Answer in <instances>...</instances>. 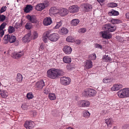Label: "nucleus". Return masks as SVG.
<instances>
[{"instance_id": "1", "label": "nucleus", "mask_w": 129, "mask_h": 129, "mask_svg": "<svg viewBox=\"0 0 129 129\" xmlns=\"http://www.w3.org/2000/svg\"><path fill=\"white\" fill-rule=\"evenodd\" d=\"M63 72L61 70L54 68L48 70L47 72V76L48 77L51 79H55L59 76L62 75Z\"/></svg>"}, {"instance_id": "2", "label": "nucleus", "mask_w": 129, "mask_h": 129, "mask_svg": "<svg viewBox=\"0 0 129 129\" xmlns=\"http://www.w3.org/2000/svg\"><path fill=\"white\" fill-rule=\"evenodd\" d=\"M103 28L105 30L109 32H112L115 31L116 29V27L111 24H108L104 26Z\"/></svg>"}, {"instance_id": "3", "label": "nucleus", "mask_w": 129, "mask_h": 129, "mask_svg": "<svg viewBox=\"0 0 129 129\" xmlns=\"http://www.w3.org/2000/svg\"><path fill=\"white\" fill-rule=\"evenodd\" d=\"M49 5L48 3H40L37 4L35 6V9L38 11H41Z\"/></svg>"}, {"instance_id": "4", "label": "nucleus", "mask_w": 129, "mask_h": 129, "mask_svg": "<svg viewBox=\"0 0 129 129\" xmlns=\"http://www.w3.org/2000/svg\"><path fill=\"white\" fill-rule=\"evenodd\" d=\"M59 38V35L57 33H53L49 36V39L51 41L55 42Z\"/></svg>"}, {"instance_id": "5", "label": "nucleus", "mask_w": 129, "mask_h": 129, "mask_svg": "<svg viewBox=\"0 0 129 129\" xmlns=\"http://www.w3.org/2000/svg\"><path fill=\"white\" fill-rule=\"evenodd\" d=\"M24 126L26 129H32L35 126V123L31 120H27L24 124Z\"/></svg>"}, {"instance_id": "6", "label": "nucleus", "mask_w": 129, "mask_h": 129, "mask_svg": "<svg viewBox=\"0 0 129 129\" xmlns=\"http://www.w3.org/2000/svg\"><path fill=\"white\" fill-rule=\"evenodd\" d=\"M71 79L69 77H62L60 79V83L64 85L69 84L71 82Z\"/></svg>"}, {"instance_id": "7", "label": "nucleus", "mask_w": 129, "mask_h": 129, "mask_svg": "<svg viewBox=\"0 0 129 129\" xmlns=\"http://www.w3.org/2000/svg\"><path fill=\"white\" fill-rule=\"evenodd\" d=\"M107 31H102L100 34L103 38L110 39L112 37V35L111 33H108Z\"/></svg>"}, {"instance_id": "8", "label": "nucleus", "mask_w": 129, "mask_h": 129, "mask_svg": "<svg viewBox=\"0 0 129 129\" xmlns=\"http://www.w3.org/2000/svg\"><path fill=\"white\" fill-rule=\"evenodd\" d=\"M44 85V82L43 81L41 80L36 83L35 87L37 89L40 90L42 89Z\"/></svg>"}, {"instance_id": "9", "label": "nucleus", "mask_w": 129, "mask_h": 129, "mask_svg": "<svg viewBox=\"0 0 129 129\" xmlns=\"http://www.w3.org/2000/svg\"><path fill=\"white\" fill-rule=\"evenodd\" d=\"M69 13V11L67 9L62 8L58 10V15L63 16L66 15Z\"/></svg>"}, {"instance_id": "10", "label": "nucleus", "mask_w": 129, "mask_h": 129, "mask_svg": "<svg viewBox=\"0 0 129 129\" xmlns=\"http://www.w3.org/2000/svg\"><path fill=\"white\" fill-rule=\"evenodd\" d=\"M79 7L76 5H73L70 7L69 8V11L72 13H75L78 11Z\"/></svg>"}, {"instance_id": "11", "label": "nucleus", "mask_w": 129, "mask_h": 129, "mask_svg": "<svg viewBox=\"0 0 129 129\" xmlns=\"http://www.w3.org/2000/svg\"><path fill=\"white\" fill-rule=\"evenodd\" d=\"M58 10L56 8L54 7H52L49 10V14L52 16L57 15H58Z\"/></svg>"}, {"instance_id": "12", "label": "nucleus", "mask_w": 129, "mask_h": 129, "mask_svg": "<svg viewBox=\"0 0 129 129\" xmlns=\"http://www.w3.org/2000/svg\"><path fill=\"white\" fill-rule=\"evenodd\" d=\"M52 23L51 18L48 17L45 18L43 20V24L46 26H47L50 25Z\"/></svg>"}, {"instance_id": "13", "label": "nucleus", "mask_w": 129, "mask_h": 129, "mask_svg": "<svg viewBox=\"0 0 129 129\" xmlns=\"http://www.w3.org/2000/svg\"><path fill=\"white\" fill-rule=\"evenodd\" d=\"M84 66L85 68L88 69L92 67V62L90 60H87L84 62Z\"/></svg>"}, {"instance_id": "14", "label": "nucleus", "mask_w": 129, "mask_h": 129, "mask_svg": "<svg viewBox=\"0 0 129 129\" xmlns=\"http://www.w3.org/2000/svg\"><path fill=\"white\" fill-rule=\"evenodd\" d=\"M123 87V85L121 84H114L113 85L111 89V90L112 91H117Z\"/></svg>"}, {"instance_id": "15", "label": "nucleus", "mask_w": 129, "mask_h": 129, "mask_svg": "<svg viewBox=\"0 0 129 129\" xmlns=\"http://www.w3.org/2000/svg\"><path fill=\"white\" fill-rule=\"evenodd\" d=\"M31 34L30 33H29L26 35L22 38L23 42L25 43L29 42L31 39Z\"/></svg>"}, {"instance_id": "16", "label": "nucleus", "mask_w": 129, "mask_h": 129, "mask_svg": "<svg viewBox=\"0 0 129 129\" xmlns=\"http://www.w3.org/2000/svg\"><path fill=\"white\" fill-rule=\"evenodd\" d=\"M63 50L66 54H69L71 53L72 50L70 46L66 45L64 47Z\"/></svg>"}, {"instance_id": "17", "label": "nucleus", "mask_w": 129, "mask_h": 129, "mask_svg": "<svg viewBox=\"0 0 129 129\" xmlns=\"http://www.w3.org/2000/svg\"><path fill=\"white\" fill-rule=\"evenodd\" d=\"M83 6V10L86 12L91 11L92 8V6L88 4H84Z\"/></svg>"}, {"instance_id": "18", "label": "nucleus", "mask_w": 129, "mask_h": 129, "mask_svg": "<svg viewBox=\"0 0 129 129\" xmlns=\"http://www.w3.org/2000/svg\"><path fill=\"white\" fill-rule=\"evenodd\" d=\"M68 30L67 28L64 27H62L59 29L58 33L61 35H66L68 32Z\"/></svg>"}, {"instance_id": "19", "label": "nucleus", "mask_w": 129, "mask_h": 129, "mask_svg": "<svg viewBox=\"0 0 129 129\" xmlns=\"http://www.w3.org/2000/svg\"><path fill=\"white\" fill-rule=\"evenodd\" d=\"M105 122L107 124L108 127H111L113 123V121L111 118H110L105 120Z\"/></svg>"}, {"instance_id": "20", "label": "nucleus", "mask_w": 129, "mask_h": 129, "mask_svg": "<svg viewBox=\"0 0 129 129\" xmlns=\"http://www.w3.org/2000/svg\"><path fill=\"white\" fill-rule=\"evenodd\" d=\"M27 18L32 23H36L37 21L36 17L34 15H28L27 16Z\"/></svg>"}, {"instance_id": "21", "label": "nucleus", "mask_w": 129, "mask_h": 129, "mask_svg": "<svg viewBox=\"0 0 129 129\" xmlns=\"http://www.w3.org/2000/svg\"><path fill=\"white\" fill-rule=\"evenodd\" d=\"M49 34L48 31H46L43 34L42 40L45 43H47L48 40Z\"/></svg>"}, {"instance_id": "22", "label": "nucleus", "mask_w": 129, "mask_h": 129, "mask_svg": "<svg viewBox=\"0 0 129 129\" xmlns=\"http://www.w3.org/2000/svg\"><path fill=\"white\" fill-rule=\"evenodd\" d=\"M118 96L120 98H125L123 89H121L118 91L117 93Z\"/></svg>"}, {"instance_id": "23", "label": "nucleus", "mask_w": 129, "mask_h": 129, "mask_svg": "<svg viewBox=\"0 0 129 129\" xmlns=\"http://www.w3.org/2000/svg\"><path fill=\"white\" fill-rule=\"evenodd\" d=\"M110 22L113 24H116L121 23V21L117 19L111 18L109 21Z\"/></svg>"}, {"instance_id": "24", "label": "nucleus", "mask_w": 129, "mask_h": 129, "mask_svg": "<svg viewBox=\"0 0 129 129\" xmlns=\"http://www.w3.org/2000/svg\"><path fill=\"white\" fill-rule=\"evenodd\" d=\"M39 48L40 50H44L45 52H47L48 51L47 47L44 44H41Z\"/></svg>"}, {"instance_id": "25", "label": "nucleus", "mask_w": 129, "mask_h": 129, "mask_svg": "<svg viewBox=\"0 0 129 129\" xmlns=\"http://www.w3.org/2000/svg\"><path fill=\"white\" fill-rule=\"evenodd\" d=\"M108 14L110 16H115L118 15L119 13L118 11L112 9L108 12Z\"/></svg>"}, {"instance_id": "26", "label": "nucleus", "mask_w": 129, "mask_h": 129, "mask_svg": "<svg viewBox=\"0 0 129 129\" xmlns=\"http://www.w3.org/2000/svg\"><path fill=\"white\" fill-rule=\"evenodd\" d=\"M63 62L66 63H70L71 61V58L68 56L64 57L63 58Z\"/></svg>"}, {"instance_id": "27", "label": "nucleus", "mask_w": 129, "mask_h": 129, "mask_svg": "<svg viewBox=\"0 0 129 129\" xmlns=\"http://www.w3.org/2000/svg\"><path fill=\"white\" fill-rule=\"evenodd\" d=\"M89 96L91 97L94 96L96 93V91L94 89L89 88Z\"/></svg>"}, {"instance_id": "28", "label": "nucleus", "mask_w": 129, "mask_h": 129, "mask_svg": "<svg viewBox=\"0 0 129 129\" xmlns=\"http://www.w3.org/2000/svg\"><path fill=\"white\" fill-rule=\"evenodd\" d=\"M79 20L78 19H74L72 20L71 23L72 26H77L79 23Z\"/></svg>"}, {"instance_id": "29", "label": "nucleus", "mask_w": 129, "mask_h": 129, "mask_svg": "<svg viewBox=\"0 0 129 129\" xmlns=\"http://www.w3.org/2000/svg\"><path fill=\"white\" fill-rule=\"evenodd\" d=\"M102 60L104 62H110L112 61V59L108 55H105L103 57Z\"/></svg>"}, {"instance_id": "30", "label": "nucleus", "mask_w": 129, "mask_h": 129, "mask_svg": "<svg viewBox=\"0 0 129 129\" xmlns=\"http://www.w3.org/2000/svg\"><path fill=\"white\" fill-rule=\"evenodd\" d=\"M6 24L5 23L2 24L0 26V34H1V37H2L4 34V31L3 29L5 27Z\"/></svg>"}, {"instance_id": "31", "label": "nucleus", "mask_w": 129, "mask_h": 129, "mask_svg": "<svg viewBox=\"0 0 129 129\" xmlns=\"http://www.w3.org/2000/svg\"><path fill=\"white\" fill-rule=\"evenodd\" d=\"M66 41L68 42L73 43L76 41L75 39L71 36H68L66 39Z\"/></svg>"}, {"instance_id": "32", "label": "nucleus", "mask_w": 129, "mask_h": 129, "mask_svg": "<svg viewBox=\"0 0 129 129\" xmlns=\"http://www.w3.org/2000/svg\"><path fill=\"white\" fill-rule=\"evenodd\" d=\"M33 9V6L30 5H27L24 9V11L26 13H28L32 10Z\"/></svg>"}, {"instance_id": "33", "label": "nucleus", "mask_w": 129, "mask_h": 129, "mask_svg": "<svg viewBox=\"0 0 129 129\" xmlns=\"http://www.w3.org/2000/svg\"><path fill=\"white\" fill-rule=\"evenodd\" d=\"M90 115V113L87 110H85L83 112V116L85 118H88Z\"/></svg>"}, {"instance_id": "34", "label": "nucleus", "mask_w": 129, "mask_h": 129, "mask_svg": "<svg viewBox=\"0 0 129 129\" xmlns=\"http://www.w3.org/2000/svg\"><path fill=\"white\" fill-rule=\"evenodd\" d=\"M89 88H87L84 90L82 93L83 96H89Z\"/></svg>"}, {"instance_id": "35", "label": "nucleus", "mask_w": 129, "mask_h": 129, "mask_svg": "<svg viewBox=\"0 0 129 129\" xmlns=\"http://www.w3.org/2000/svg\"><path fill=\"white\" fill-rule=\"evenodd\" d=\"M123 89L125 98L129 97V88H125Z\"/></svg>"}, {"instance_id": "36", "label": "nucleus", "mask_w": 129, "mask_h": 129, "mask_svg": "<svg viewBox=\"0 0 129 129\" xmlns=\"http://www.w3.org/2000/svg\"><path fill=\"white\" fill-rule=\"evenodd\" d=\"M48 98L51 100H55L56 97L54 93H51L49 94Z\"/></svg>"}, {"instance_id": "37", "label": "nucleus", "mask_w": 129, "mask_h": 129, "mask_svg": "<svg viewBox=\"0 0 129 129\" xmlns=\"http://www.w3.org/2000/svg\"><path fill=\"white\" fill-rule=\"evenodd\" d=\"M22 75L18 73L17 75V81L19 82H22Z\"/></svg>"}, {"instance_id": "38", "label": "nucleus", "mask_w": 129, "mask_h": 129, "mask_svg": "<svg viewBox=\"0 0 129 129\" xmlns=\"http://www.w3.org/2000/svg\"><path fill=\"white\" fill-rule=\"evenodd\" d=\"M112 80L111 78H109L106 77L104 78L103 80V82L105 83H107L111 82Z\"/></svg>"}, {"instance_id": "39", "label": "nucleus", "mask_w": 129, "mask_h": 129, "mask_svg": "<svg viewBox=\"0 0 129 129\" xmlns=\"http://www.w3.org/2000/svg\"><path fill=\"white\" fill-rule=\"evenodd\" d=\"M26 96L27 99L29 100L31 99L34 97V95L31 92L27 93Z\"/></svg>"}, {"instance_id": "40", "label": "nucleus", "mask_w": 129, "mask_h": 129, "mask_svg": "<svg viewBox=\"0 0 129 129\" xmlns=\"http://www.w3.org/2000/svg\"><path fill=\"white\" fill-rule=\"evenodd\" d=\"M16 39V38L14 36H11L9 39V41L10 43H14Z\"/></svg>"}, {"instance_id": "41", "label": "nucleus", "mask_w": 129, "mask_h": 129, "mask_svg": "<svg viewBox=\"0 0 129 129\" xmlns=\"http://www.w3.org/2000/svg\"><path fill=\"white\" fill-rule=\"evenodd\" d=\"M62 24V23L60 21L57 22L56 26L53 28V29H56L59 28L61 26Z\"/></svg>"}, {"instance_id": "42", "label": "nucleus", "mask_w": 129, "mask_h": 129, "mask_svg": "<svg viewBox=\"0 0 129 129\" xmlns=\"http://www.w3.org/2000/svg\"><path fill=\"white\" fill-rule=\"evenodd\" d=\"M0 94L3 97L5 98L7 96L8 93L5 91H0Z\"/></svg>"}, {"instance_id": "43", "label": "nucleus", "mask_w": 129, "mask_h": 129, "mask_svg": "<svg viewBox=\"0 0 129 129\" xmlns=\"http://www.w3.org/2000/svg\"><path fill=\"white\" fill-rule=\"evenodd\" d=\"M108 6L111 8H114L116 7L117 6V5L116 3H111L108 4Z\"/></svg>"}, {"instance_id": "44", "label": "nucleus", "mask_w": 129, "mask_h": 129, "mask_svg": "<svg viewBox=\"0 0 129 129\" xmlns=\"http://www.w3.org/2000/svg\"><path fill=\"white\" fill-rule=\"evenodd\" d=\"M38 36V34L36 31H34L33 32L32 36V38L33 39H35L37 38Z\"/></svg>"}, {"instance_id": "45", "label": "nucleus", "mask_w": 129, "mask_h": 129, "mask_svg": "<svg viewBox=\"0 0 129 129\" xmlns=\"http://www.w3.org/2000/svg\"><path fill=\"white\" fill-rule=\"evenodd\" d=\"M32 26L31 23H27L25 25V27L26 29H30L32 27Z\"/></svg>"}, {"instance_id": "46", "label": "nucleus", "mask_w": 129, "mask_h": 129, "mask_svg": "<svg viewBox=\"0 0 129 129\" xmlns=\"http://www.w3.org/2000/svg\"><path fill=\"white\" fill-rule=\"evenodd\" d=\"M84 102V100L79 101L78 102L77 104L80 107H83Z\"/></svg>"}, {"instance_id": "47", "label": "nucleus", "mask_w": 129, "mask_h": 129, "mask_svg": "<svg viewBox=\"0 0 129 129\" xmlns=\"http://www.w3.org/2000/svg\"><path fill=\"white\" fill-rule=\"evenodd\" d=\"M90 105V103L87 101L84 100V107H88Z\"/></svg>"}, {"instance_id": "48", "label": "nucleus", "mask_w": 129, "mask_h": 129, "mask_svg": "<svg viewBox=\"0 0 129 129\" xmlns=\"http://www.w3.org/2000/svg\"><path fill=\"white\" fill-rule=\"evenodd\" d=\"M96 56L94 53H93L89 56V58L91 60H94L96 59Z\"/></svg>"}, {"instance_id": "49", "label": "nucleus", "mask_w": 129, "mask_h": 129, "mask_svg": "<svg viewBox=\"0 0 129 129\" xmlns=\"http://www.w3.org/2000/svg\"><path fill=\"white\" fill-rule=\"evenodd\" d=\"M15 31L14 27L12 26H10L9 28V33H11Z\"/></svg>"}, {"instance_id": "50", "label": "nucleus", "mask_w": 129, "mask_h": 129, "mask_svg": "<svg viewBox=\"0 0 129 129\" xmlns=\"http://www.w3.org/2000/svg\"><path fill=\"white\" fill-rule=\"evenodd\" d=\"M4 42L5 44H7L8 43V35L5 36L4 38Z\"/></svg>"}, {"instance_id": "51", "label": "nucleus", "mask_w": 129, "mask_h": 129, "mask_svg": "<svg viewBox=\"0 0 129 129\" xmlns=\"http://www.w3.org/2000/svg\"><path fill=\"white\" fill-rule=\"evenodd\" d=\"M86 31V29L85 28H82L79 29L78 32L80 33H85Z\"/></svg>"}, {"instance_id": "52", "label": "nucleus", "mask_w": 129, "mask_h": 129, "mask_svg": "<svg viewBox=\"0 0 129 129\" xmlns=\"http://www.w3.org/2000/svg\"><path fill=\"white\" fill-rule=\"evenodd\" d=\"M21 26V24L20 22H17L16 23L15 25V27L16 29L20 28Z\"/></svg>"}, {"instance_id": "53", "label": "nucleus", "mask_w": 129, "mask_h": 129, "mask_svg": "<svg viewBox=\"0 0 129 129\" xmlns=\"http://www.w3.org/2000/svg\"><path fill=\"white\" fill-rule=\"evenodd\" d=\"M17 52H14L12 54V56L13 58L17 59L18 58Z\"/></svg>"}, {"instance_id": "54", "label": "nucleus", "mask_w": 129, "mask_h": 129, "mask_svg": "<svg viewBox=\"0 0 129 129\" xmlns=\"http://www.w3.org/2000/svg\"><path fill=\"white\" fill-rule=\"evenodd\" d=\"M94 46L95 48H96L101 49L102 48V46L101 45L98 43L95 44Z\"/></svg>"}, {"instance_id": "55", "label": "nucleus", "mask_w": 129, "mask_h": 129, "mask_svg": "<svg viewBox=\"0 0 129 129\" xmlns=\"http://www.w3.org/2000/svg\"><path fill=\"white\" fill-rule=\"evenodd\" d=\"M28 106L25 103H23L22 104L21 108L24 110H26L28 108Z\"/></svg>"}, {"instance_id": "56", "label": "nucleus", "mask_w": 129, "mask_h": 129, "mask_svg": "<svg viewBox=\"0 0 129 129\" xmlns=\"http://www.w3.org/2000/svg\"><path fill=\"white\" fill-rule=\"evenodd\" d=\"M6 6L3 7L1 9L0 12L1 13H2L4 12L6 10Z\"/></svg>"}, {"instance_id": "57", "label": "nucleus", "mask_w": 129, "mask_h": 129, "mask_svg": "<svg viewBox=\"0 0 129 129\" xmlns=\"http://www.w3.org/2000/svg\"><path fill=\"white\" fill-rule=\"evenodd\" d=\"M6 17L3 15H2L0 16V21H3L5 19Z\"/></svg>"}, {"instance_id": "58", "label": "nucleus", "mask_w": 129, "mask_h": 129, "mask_svg": "<svg viewBox=\"0 0 129 129\" xmlns=\"http://www.w3.org/2000/svg\"><path fill=\"white\" fill-rule=\"evenodd\" d=\"M18 58L20 57L23 55V52H17Z\"/></svg>"}, {"instance_id": "59", "label": "nucleus", "mask_w": 129, "mask_h": 129, "mask_svg": "<svg viewBox=\"0 0 129 129\" xmlns=\"http://www.w3.org/2000/svg\"><path fill=\"white\" fill-rule=\"evenodd\" d=\"M44 93L47 94L49 93V90H48L47 88H45L44 91Z\"/></svg>"}, {"instance_id": "60", "label": "nucleus", "mask_w": 129, "mask_h": 129, "mask_svg": "<svg viewBox=\"0 0 129 129\" xmlns=\"http://www.w3.org/2000/svg\"><path fill=\"white\" fill-rule=\"evenodd\" d=\"M116 38H117L118 39V40L120 42H122L124 40H123V38H119V37L117 36Z\"/></svg>"}, {"instance_id": "61", "label": "nucleus", "mask_w": 129, "mask_h": 129, "mask_svg": "<svg viewBox=\"0 0 129 129\" xmlns=\"http://www.w3.org/2000/svg\"><path fill=\"white\" fill-rule=\"evenodd\" d=\"M31 114H33V115H31L32 116H35L36 115V113L35 111H33L31 112Z\"/></svg>"}, {"instance_id": "62", "label": "nucleus", "mask_w": 129, "mask_h": 129, "mask_svg": "<svg viewBox=\"0 0 129 129\" xmlns=\"http://www.w3.org/2000/svg\"><path fill=\"white\" fill-rule=\"evenodd\" d=\"M71 66L70 65H68L67 66V68L68 70H70L71 69Z\"/></svg>"}, {"instance_id": "63", "label": "nucleus", "mask_w": 129, "mask_h": 129, "mask_svg": "<svg viewBox=\"0 0 129 129\" xmlns=\"http://www.w3.org/2000/svg\"><path fill=\"white\" fill-rule=\"evenodd\" d=\"M106 113V112H105V111L104 110H102L101 113V114L103 115H104Z\"/></svg>"}, {"instance_id": "64", "label": "nucleus", "mask_w": 129, "mask_h": 129, "mask_svg": "<svg viewBox=\"0 0 129 129\" xmlns=\"http://www.w3.org/2000/svg\"><path fill=\"white\" fill-rule=\"evenodd\" d=\"M126 18L129 19V13H127L125 14Z\"/></svg>"}]
</instances>
